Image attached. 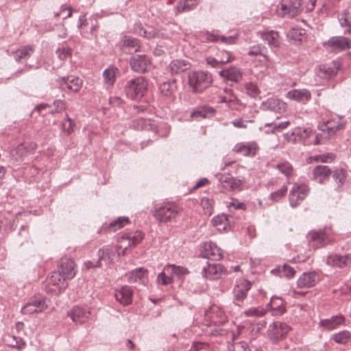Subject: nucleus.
Returning a JSON list of instances; mask_svg holds the SVG:
<instances>
[{"mask_svg": "<svg viewBox=\"0 0 351 351\" xmlns=\"http://www.w3.org/2000/svg\"><path fill=\"white\" fill-rule=\"evenodd\" d=\"M181 211V208L172 202L158 203L151 210L154 218L160 223H166L174 219Z\"/></svg>", "mask_w": 351, "mask_h": 351, "instance_id": "1", "label": "nucleus"}, {"mask_svg": "<svg viewBox=\"0 0 351 351\" xmlns=\"http://www.w3.org/2000/svg\"><path fill=\"white\" fill-rule=\"evenodd\" d=\"M147 89V82L142 76L129 79L124 85V92L128 98L132 100L141 99Z\"/></svg>", "mask_w": 351, "mask_h": 351, "instance_id": "2", "label": "nucleus"}, {"mask_svg": "<svg viewBox=\"0 0 351 351\" xmlns=\"http://www.w3.org/2000/svg\"><path fill=\"white\" fill-rule=\"evenodd\" d=\"M307 238L309 246L313 249H317L330 243L333 239V236L331 230L325 228L318 231H310L307 234Z\"/></svg>", "mask_w": 351, "mask_h": 351, "instance_id": "3", "label": "nucleus"}, {"mask_svg": "<svg viewBox=\"0 0 351 351\" xmlns=\"http://www.w3.org/2000/svg\"><path fill=\"white\" fill-rule=\"evenodd\" d=\"M189 84L193 90L201 93L208 88L212 82L210 73L203 71H196L189 74Z\"/></svg>", "mask_w": 351, "mask_h": 351, "instance_id": "4", "label": "nucleus"}, {"mask_svg": "<svg viewBox=\"0 0 351 351\" xmlns=\"http://www.w3.org/2000/svg\"><path fill=\"white\" fill-rule=\"evenodd\" d=\"M144 237V234L141 231H136L132 233L124 234L118 240V244L114 245L117 247L118 252L122 250L121 255L123 256L127 253L128 248L134 247L137 244L141 243Z\"/></svg>", "mask_w": 351, "mask_h": 351, "instance_id": "5", "label": "nucleus"}, {"mask_svg": "<svg viewBox=\"0 0 351 351\" xmlns=\"http://www.w3.org/2000/svg\"><path fill=\"white\" fill-rule=\"evenodd\" d=\"M66 280L58 271L51 272V276L47 280L46 291L55 295L60 294L68 286Z\"/></svg>", "mask_w": 351, "mask_h": 351, "instance_id": "6", "label": "nucleus"}, {"mask_svg": "<svg viewBox=\"0 0 351 351\" xmlns=\"http://www.w3.org/2000/svg\"><path fill=\"white\" fill-rule=\"evenodd\" d=\"M290 330L291 327L286 323L274 322L268 326L267 333L273 343H277L285 339Z\"/></svg>", "mask_w": 351, "mask_h": 351, "instance_id": "7", "label": "nucleus"}, {"mask_svg": "<svg viewBox=\"0 0 351 351\" xmlns=\"http://www.w3.org/2000/svg\"><path fill=\"white\" fill-rule=\"evenodd\" d=\"M48 307L45 297L39 296L31 298L21 309L23 315H32L43 312Z\"/></svg>", "mask_w": 351, "mask_h": 351, "instance_id": "8", "label": "nucleus"}, {"mask_svg": "<svg viewBox=\"0 0 351 351\" xmlns=\"http://www.w3.org/2000/svg\"><path fill=\"white\" fill-rule=\"evenodd\" d=\"M206 324L207 326H219L227 321V317L221 308L213 305L205 313Z\"/></svg>", "mask_w": 351, "mask_h": 351, "instance_id": "9", "label": "nucleus"}, {"mask_svg": "<svg viewBox=\"0 0 351 351\" xmlns=\"http://www.w3.org/2000/svg\"><path fill=\"white\" fill-rule=\"evenodd\" d=\"M97 255L99 258L96 262L97 266L108 265L115 258L121 256V252H118L117 247L114 245H108L99 249Z\"/></svg>", "mask_w": 351, "mask_h": 351, "instance_id": "10", "label": "nucleus"}, {"mask_svg": "<svg viewBox=\"0 0 351 351\" xmlns=\"http://www.w3.org/2000/svg\"><path fill=\"white\" fill-rule=\"evenodd\" d=\"M346 124V121L341 117H336L327 120L325 122L320 123L318 125V129L328 134V136L335 135L337 131L343 129Z\"/></svg>", "mask_w": 351, "mask_h": 351, "instance_id": "11", "label": "nucleus"}, {"mask_svg": "<svg viewBox=\"0 0 351 351\" xmlns=\"http://www.w3.org/2000/svg\"><path fill=\"white\" fill-rule=\"evenodd\" d=\"M309 188L306 184L295 183L290 191L289 203L291 207L298 206L307 196Z\"/></svg>", "mask_w": 351, "mask_h": 351, "instance_id": "12", "label": "nucleus"}, {"mask_svg": "<svg viewBox=\"0 0 351 351\" xmlns=\"http://www.w3.org/2000/svg\"><path fill=\"white\" fill-rule=\"evenodd\" d=\"M204 278L216 280L221 278L227 275L226 269L219 263H208L202 270Z\"/></svg>", "mask_w": 351, "mask_h": 351, "instance_id": "13", "label": "nucleus"}, {"mask_svg": "<svg viewBox=\"0 0 351 351\" xmlns=\"http://www.w3.org/2000/svg\"><path fill=\"white\" fill-rule=\"evenodd\" d=\"M130 64L134 71L141 73H145L152 66L150 58L145 54L132 56L130 58Z\"/></svg>", "mask_w": 351, "mask_h": 351, "instance_id": "14", "label": "nucleus"}, {"mask_svg": "<svg viewBox=\"0 0 351 351\" xmlns=\"http://www.w3.org/2000/svg\"><path fill=\"white\" fill-rule=\"evenodd\" d=\"M200 255L203 258L213 261H219L223 258L222 250L212 241L205 242L201 245Z\"/></svg>", "mask_w": 351, "mask_h": 351, "instance_id": "15", "label": "nucleus"}, {"mask_svg": "<svg viewBox=\"0 0 351 351\" xmlns=\"http://www.w3.org/2000/svg\"><path fill=\"white\" fill-rule=\"evenodd\" d=\"M260 108L263 111L282 114L286 111L287 104L278 98L269 97L261 103Z\"/></svg>", "mask_w": 351, "mask_h": 351, "instance_id": "16", "label": "nucleus"}, {"mask_svg": "<svg viewBox=\"0 0 351 351\" xmlns=\"http://www.w3.org/2000/svg\"><path fill=\"white\" fill-rule=\"evenodd\" d=\"M326 264L338 268H347L351 265V254H331L327 256Z\"/></svg>", "mask_w": 351, "mask_h": 351, "instance_id": "17", "label": "nucleus"}, {"mask_svg": "<svg viewBox=\"0 0 351 351\" xmlns=\"http://www.w3.org/2000/svg\"><path fill=\"white\" fill-rule=\"evenodd\" d=\"M251 289V282L248 280H243L236 285L233 289V303L240 306L241 302L246 298L247 293Z\"/></svg>", "mask_w": 351, "mask_h": 351, "instance_id": "18", "label": "nucleus"}, {"mask_svg": "<svg viewBox=\"0 0 351 351\" xmlns=\"http://www.w3.org/2000/svg\"><path fill=\"white\" fill-rule=\"evenodd\" d=\"M90 315V311L89 308L77 305L73 306L68 312V316L71 317L72 321L75 324H80L87 322Z\"/></svg>", "mask_w": 351, "mask_h": 351, "instance_id": "19", "label": "nucleus"}, {"mask_svg": "<svg viewBox=\"0 0 351 351\" xmlns=\"http://www.w3.org/2000/svg\"><path fill=\"white\" fill-rule=\"evenodd\" d=\"M319 280V276L316 271L304 272L298 279L297 285L299 288H311L314 287Z\"/></svg>", "mask_w": 351, "mask_h": 351, "instance_id": "20", "label": "nucleus"}, {"mask_svg": "<svg viewBox=\"0 0 351 351\" xmlns=\"http://www.w3.org/2000/svg\"><path fill=\"white\" fill-rule=\"evenodd\" d=\"M59 84L63 90L77 93L82 87V80L78 77L69 76L61 78Z\"/></svg>", "mask_w": 351, "mask_h": 351, "instance_id": "21", "label": "nucleus"}, {"mask_svg": "<svg viewBox=\"0 0 351 351\" xmlns=\"http://www.w3.org/2000/svg\"><path fill=\"white\" fill-rule=\"evenodd\" d=\"M133 290L129 286H122L114 293L116 300L123 306H128L132 302Z\"/></svg>", "mask_w": 351, "mask_h": 351, "instance_id": "22", "label": "nucleus"}, {"mask_svg": "<svg viewBox=\"0 0 351 351\" xmlns=\"http://www.w3.org/2000/svg\"><path fill=\"white\" fill-rule=\"evenodd\" d=\"M332 174V171L327 165H319L315 167L312 171V180L323 184L328 180Z\"/></svg>", "mask_w": 351, "mask_h": 351, "instance_id": "23", "label": "nucleus"}, {"mask_svg": "<svg viewBox=\"0 0 351 351\" xmlns=\"http://www.w3.org/2000/svg\"><path fill=\"white\" fill-rule=\"evenodd\" d=\"M286 97L299 103L306 104L311 99V92L306 89H292L287 93Z\"/></svg>", "mask_w": 351, "mask_h": 351, "instance_id": "24", "label": "nucleus"}, {"mask_svg": "<svg viewBox=\"0 0 351 351\" xmlns=\"http://www.w3.org/2000/svg\"><path fill=\"white\" fill-rule=\"evenodd\" d=\"M174 278L173 264H167L158 274L156 282L160 285H168L173 282Z\"/></svg>", "mask_w": 351, "mask_h": 351, "instance_id": "25", "label": "nucleus"}, {"mask_svg": "<svg viewBox=\"0 0 351 351\" xmlns=\"http://www.w3.org/2000/svg\"><path fill=\"white\" fill-rule=\"evenodd\" d=\"M328 45L333 51H340L351 48V40L344 36H333L328 40Z\"/></svg>", "mask_w": 351, "mask_h": 351, "instance_id": "26", "label": "nucleus"}, {"mask_svg": "<svg viewBox=\"0 0 351 351\" xmlns=\"http://www.w3.org/2000/svg\"><path fill=\"white\" fill-rule=\"evenodd\" d=\"M339 68V63L335 61L322 64L319 66L318 75L322 78L330 79L337 75Z\"/></svg>", "mask_w": 351, "mask_h": 351, "instance_id": "27", "label": "nucleus"}, {"mask_svg": "<svg viewBox=\"0 0 351 351\" xmlns=\"http://www.w3.org/2000/svg\"><path fill=\"white\" fill-rule=\"evenodd\" d=\"M75 264L70 258L62 259L58 271L62 274L64 279H71L75 275Z\"/></svg>", "mask_w": 351, "mask_h": 351, "instance_id": "28", "label": "nucleus"}, {"mask_svg": "<svg viewBox=\"0 0 351 351\" xmlns=\"http://www.w3.org/2000/svg\"><path fill=\"white\" fill-rule=\"evenodd\" d=\"M261 38L271 48L278 47L280 45V36L277 31L266 29L261 33Z\"/></svg>", "mask_w": 351, "mask_h": 351, "instance_id": "29", "label": "nucleus"}, {"mask_svg": "<svg viewBox=\"0 0 351 351\" xmlns=\"http://www.w3.org/2000/svg\"><path fill=\"white\" fill-rule=\"evenodd\" d=\"M128 281L130 283H139L145 285L148 282L147 270L143 267L132 270L130 273Z\"/></svg>", "mask_w": 351, "mask_h": 351, "instance_id": "30", "label": "nucleus"}, {"mask_svg": "<svg viewBox=\"0 0 351 351\" xmlns=\"http://www.w3.org/2000/svg\"><path fill=\"white\" fill-rule=\"evenodd\" d=\"M258 149L256 143L254 142L240 143L235 145L233 150L244 156H254Z\"/></svg>", "mask_w": 351, "mask_h": 351, "instance_id": "31", "label": "nucleus"}, {"mask_svg": "<svg viewBox=\"0 0 351 351\" xmlns=\"http://www.w3.org/2000/svg\"><path fill=\"white\" fill-rule=\"evenodd\" d=\"M219 181L223 189L230 191L239 189L242 184L240 180L234 178L230 174H220Z\"/></svg>", "mask_w": 351, "mask_h": 351, "instance_id": "32", "label": "nucleus"}, {"mask_svg": "<svg viewBox=\"0 0 351 351\" xmlns=\"http://www.w3.org/2000/svg\"><path fill=\"white\" fill-rule=\"evenodd\" d=\"M34 46L27 45L12 51L11 54L16 62H21L23 60H27L34 52Z\"/></svg>", "mask_w": 351, "mask_h": 351, "instance_id": "33", "label": "nucleus"}, {"mask_svg": "<svg viewBox=\"0 0 351 351\" xmlns=\"http://www.w3.org/2000/svg\"><path fill=\"white\" fill-rule=\"evenodd\" d=\"M121 42V50L126 53H135L138 51L141 47L138 39L130 36H124Z\"/></svg>", "mask_w": 351, "mask_h": 351, "instance_id": "34", "label": "nucleus"}, {"mask_svg": "<svg viewBox=\"0 0 351 351\" xmlns=\"http://www.w3.org/2000/svg\"><path fill=\"white\" fill-rule=\"evenodd\" d=\"M280 10L283 15H288L289 17H294L301 11V3L300 0H289V2L281 3Z\"/></svg>", "mask_w": 351, "mask_h": 351, "instance_id": "35", "label": "nucleus"}, {"mask_svg": "<svg viewBox=\"0 0 351 351\" xmlns=\"http://www.w3.org/2000/svg\"><path fill=\"white\" fill-rule=\"evenodd\" d=\"M232 218V215L222 213L215 216L212 219V223L219 231L227 230L230 227Z\"/></svg>", "mask_w": 351, "mask_h": 351, "instance_id": "36", "label": "nucleus"}, {"mask_svg": "<svg viewBox=\"0 0 351 351\" xmlns=\"http://www.w3.org/2000/svg\"><path fill=\"white\" fill-rule=\"evenodd\" d=\"M219 75L224 80L233 82L241 81L243 77V73L241 70L236 67L223 69L219 71Z\"/></svg>", "mask_w": 351, "mask_h": 351, "instance_id": "37", "label": "nucleus"}, {"mask_svg": "<svg viewBox=\"0 0 351 351\" xmlns=\"http://www.w3.org/2000/svg\"><path fill=\"white\" fill-rule=\"evenodd\" d=\"M311 132L309 128H304L298 127L295 128L291 133L287 132L285 134L286 138L289 141L296 142L298 141H302L307 138Z\"/></svg>", "mask_w": 351, "mask_h": 351, "instance_id": "38", "label": "nucleus"}, {"mask_svg": "<svg viewBox=\"0 0 351 351\" xmlns=\"http://www.w3.org/2000/svg\"><path fill=\"white\" fill-rule=\"evenodd\" d=\"M215 110L213 107L208 106H197L191 113V117L197 118H210L215 115Z\"/></svg>", "mask_w": 351, "mask_h": 351, "instance_id": "39", "label": "nucleus"}, {"mask_svg": "<svg viewBox=\"0 0 351 351\" xmlns=\"http://www.w3.org/2000/svg\"><path fill=\"white\" fill-rule=\"evenodd\" d=\"M268 305L270 306L273 315H281L286 311L285 302L280 297L272 296Z\"/></svg>", "mask_w": 351, "mask_h": 351, "instance_id": "40", "label": "nucleus"}, {"mask_svg": "<svg viewBox=\"0 0 351 351\" xmlns=\"http://www.w3.org/2000/svg\"><path fill=\"white\" fill-rule=\"evenodd\" d=\"M190 64L185 60H174L170 62L167 69L171 75H178L186 71Z\"/></svg>", "mask_w": 351, "mask_h": 351, "instance_id": "41", "label": "nucleus"}, {"mask_svg": "<svg viewBox=\"0 0 351 351\" xmlns=\"http://www.w3.org/2000/svg\"><path fill=\"white\" fill-rule=\"evenodd\" d=\"M135 31L140 36L147 39L160 38L163 36V34L158 29H152L151 30H146L143 27L141 26V23L136 24Z\"/></svg>", "mask_w": 351, "mask_h": 351, "instance_id": "42", "label": "nucleus"}, {"mask_svg": "<svg viewBox=\"0 0 351 351\" xmlns=\"http://www.w3.org/2000/svg\"><path fill=\"white\" fill-rule=\"evenodd\" d=\"M332 174L336 182L337 190H340L342 189L347 180L348 173L346 171L341 167H337L332 171Z\"/></svg>", "mask_w": 351, "mask_h": 351, "instance_id": "43", "label": "nucleus"}, {"mask_svg": "<svg viewBox=\"0 0 351 351\" xmlns=\"http://www.w3.org/2000/svg\"><path fill=\"white\" fill-rule=\"evenodd\" d=\"M344 317L342 315L333 316L330 319L322 320L320 324L325 329L330 330L335 329L339 325L344 322Z\"/></svg>", "mask_w": 351, "mask_h": 351, "instance_id": "44", "label": "nucleus"}, {"mask_svg": "<svg viewBox=\"0 0 351 351\" xmlns=\"http://www.w3.org/2000/svg\"><path fill=\"white\" fill-rule=\"evenodd\" d=\"M130 220L127 217H119L115 220L110 222L108 225L104 224L102 228H106L112 232H115L117 230L123 228L126 224L129 223Z\"/></svg>", "mask_w": 351, "mask_h": 351, "instance_id": "45", "label": "nucleus"}, {"mask_svg": "<svg viewBox=\"0 0 351 351\" xmlns=\"http://www.w3.org/2000/svg\"><path fill=\"white\" fill-rule=\"evenodd\" d=\"M176 80L163 82L159 86L161 94L167 97H171L176 91Z\"/></svg>", "mask_w": 351, "mask_h": 351, "instance_id": "46", "label": "nucleus"}, {"mask_svg": "<svg viewBox=\"0 0 351 351\" xmlns=\"http://www.w3.org/2000/svg\"><path fill=\"white\" fill-rule=\"evenodd\" d=\"M5 341L9 347L22 350L26 347V343L21 337L15 335H8Z\"/></svg>", "mask_w": 351, "mask_h": 351, "instance_id": "47", "label": "nucleus"}, {"mask_svg": "<svg viewBox=\"0 0 351 351\" xmlns=\"http://www.w3.org/2000/svg\"><path fill=\"white\" fill-rule=\"evenodd\" d=\"M339 21L341 25L347 29L345 31V34H351V13L345 10L339 16Z\"/></svg>", "mask_w": 351, "mask_h": 351, "instance_id": "48", "label": "nucleus"}, {"mask_svg": "<svg viewBox=\"0 0 351 351\" xmlns=\"http://www.w3.org/2000/svg\"><path fill=\"white\" fill-rule=\"evenodd\" d=\"M243 91L250 97H259L261 91L257 85L252 82H245L243 85Z\"/></svg>", "mask_w": 351, "mask_h": 351, "instance_id": "49", "label": "nucleus"}, {"mask_svg": "<svg viewBox=\"0 0 351 351\" xmlns=\"http://www.w3.org/2000/svg\"><path fill=\"white\" fill-rule=\"evenodd\" d=\"M335 342L339 344H346L351 339V332L348 330H342L339 332L335 333L331 337Z\"/></svg>", "mask_w": 351, "mask_h": 351, "instance_id": "50", "label": "nucleus"}, {"mask_svg": "<svg viewBox=\"0 0 351 351\" xmlns=\"http://www.w3.org/2000/svg\"><path fill=\"white\" fill-rule=\"evenodd\" d=\"M304 34V29L298 27H293L287 32V37L292 40L301 41Z\"/></svg>", "mask_w": 351, "mask_h": 351, "instance_id": "51", "label": "nucleus"}, {"mask_svg": "<svg viewBox=\"0 0 351 351\" xmlns=\"http://www.w3.org/2000/svg\"><path fill=\"white\" fill-rule=\"evenodd\" d=\"M336 158L335 154L333 153H328L326 154H320V155H316L314 156H311L308 158V162H311L312 161H315L317 162H323L326 163L329 162H332Z\"/></svg>", "mask_w": 351, "mask_h": 351, "instance_id": "52", "label": "nucleus"}, {"mask_svg": "<svg viewBox=\"0 0 351 351\" xmlns=\"http://www.w3.org/2000/svg\"><path fill=\"white\" fill-rule=\"evenodd\" d=\"M276 168L288 179L292 176L293 169L292 165L287 161L277 164Z\"/></svg>", "mask_w": 351, "mask_h": 351, "instance_id": "53", "label": "nucleus"}, {"mask_svg": "<svg viewBox=\"0 0 351 351\" xmlns=\"http://www.w3.org/2000/svg\"><path fill=\"white\" fill-rule=\"evenodd\" d=\"M115 70L114 66H109L103 72V77L106 84L112 85L115 81Z\"/></svg>", "mask_w": 351, "mask_h": 351, "instance_id": "54", "label": "nucleus"}, {"mask_svg": "<svg viewBox=\"0 0 351 351\" xmlns=\"http://www.w3.org/2000/svg\"><path fill=\"white\" fill-rule=\"evenodd\" d=\"M228 55V58L226 59H220L217 60L213 57H208L206 59V63L209 65H210L212 67H218L219 64H226L230 61V56L228 54V53H226Z\"/></svg>", "mask_w": 351, "mask_h": 351, "instance_id": "55", "label": "nucleus"}, {"mask_svg": "<svg viewBox=\"0 0 351 351\" xmlns=\"http://www.w3.org/2000/svg\"><path fill=\"white\" fill-rule=\"evenodd\" d=\"M228 351H251L245 341L235 342L229 346Z\"/></svg>", "mask_w": 351, "mask_h": 351, "instance_id": "56", "label": "nucleus"}, {"mask_svg": "<svg viewBox=\"0 0 351 351\" xmlns=\"http://www.w3.org/2000/svg\"><path fill=\"white\" fill-rule=\"evenodd\" d=\"M228 208L229 211L232 212L233 210H245L246 206L244 203L240 202L237 199L231 198V201L228 204Z\"/></svg>", "mask_w": 351, "mask_h": 351, "instance_id": "57", "label": "nucleus"}, {"mask_svg": "<svg viewBox=\"0 0 351 351\" xmlns=\"http://www.w3.org/2000/svg\"><path fill=\"white\" fill-rule=\"evenodd\" d=\"M244 314L247 317H262L265 315V311L258 307H252L246 310Z\"/></svg>", "mask_w": 351, "mask_h": 351, "instance_id": "58", "label": "nucleus"}, {"mask_svg": "<svg viewBox=\"0 0 351 351\" xmlns=\"http://www.w3.org/2000/svg\"><path fill=\"white\" fill-rule=\"evenodd\" d=\"M196 5L197 3H187L186 0H181L178 3L176 8L179 12H186L192 10Z\"/></svg>", "mask_w": 351, "mask_h": 351, "instance_id": "59", "label": "nucleus"}, {"mask_svg": "<svg viewBox=\"0 0 351 351\" xmlns=\"http://www.w3.org/2000/svg\"><path fill=\"white\" fill-rule=\"evenodd\" d=\"M287 191V187L286 186H282L279 190L270 194L271 199L274 202H278L280 199L285 195Z\"/></svg>", "mask_w": 351, "mask_h": 351, "instance_id": "60", "label": "nucleus"}, {"mask_svg": "<svg viewBox=\"0 0 351 351\" xmlns=\"http://www.w3.org/2000/svg\"><path fill=\"white\" fill-rule=\"evenodd\" d=\"M173 270L175 278L178 279L182 278L184 276L189 273L187 268L183 266H178L176 265H173Z\"/></svg>", "mask_w": 351, "mask_h": 351, "instance_id": "61", "label": "nucleus"}, {"mask_svg": "<svg viewBox=\"0 0 351 351\" xmlns=\"http://www.w3.org/2000/svg\"><path fill=\"white\" fill-rule=\"evenodd\" d=\"M281 275H283L287 278L293 277L295 275V269L289 265H285L280 271Z\"/></svg>", "mask_w": 351, "mask_h": 351, "instance_id": "62", "label": "nucleus"}, {"mask_svg": "<svg viewBox=\"0 0 351 351\" xmlns=\"http://www.w3.org/2000/svg\"><path fill=\"white\" fill-rule=\"evenodd\" d=\"M238 38V34H234L229 36H220L219 37V41L221 43L227 44V45H232L235 43L237 39Z\"/></svg>", "mask_w": 351, "mask_h": 351, "instance_id": "63", "label": "nucleus"}, {"mask_svg": "<svg viewBox=\"0 0 351 351\" xmlns=\"http://www.w3.org/2000/svg\"><path fill=\"white\" fill-rule=\"evenodd\" d=\"M56 53L59 58L63 60L71 55V49L65 47L59 48L57 49Z\"/></svg>", "mask_w": 351, "mask_h": 351, "instance_id": "64", "label": "nucleus"}]
</instances>
